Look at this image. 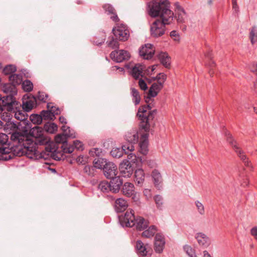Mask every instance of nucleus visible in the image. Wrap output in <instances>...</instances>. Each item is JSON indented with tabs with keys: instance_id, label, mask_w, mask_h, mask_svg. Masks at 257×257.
<instances>
[{
	"instance_id": "nucleus-34",
	"label": "nucleus",
	"mask_w": 257,
	"mask_h": 257,
	"mask_svg": "<svg viewBox=\"0 0 257 257\" xmlns=\"http://www.w3.org/2000/svg\"><path fill=\"white\" fill-rule=\"evenodd\" d=\"M18 128L17 124L13 120L5 123L4 131L6 133L10 134L11 131H14Z\"/></svg>"
},
{
	"instance_id": "nucleus-11",
	"label": "nucleus",
	"mask_w": 257,
	"mask_h": 257,
	"mask_svg": "<svg viewBox=\"0 0 257 257\" xmlns=\"http://www.w3.org/2000/svg\"><path fill=\"white\" fill-rule=\"evenodd\" d=\"M155 50L154 46L150 43L145 44L139 49L140 56L144 59L149 60L153 58Z\"/></svg>"
},
{
	"instance_id": "nucleus-26",
	"label": "nucleus",
	"mask_w": 257,
	"mask_h": 257,
	"mask_svg": "<svg viewBox=\"0 0 257 257\" xmlns=\"http://www.w3.org/2000/svg\"><path fill=\"white\" fill-rule=\"evenodd\" d=\"M2 89L3 91L7 95L15 96L17 94V89L16 85L11 83L4 84Z\"/></svg>"
},
{
	"instance_id": "nucleus-33",
	"label": "nucleus",
	"mask_w": 257,
	"mask_h": 257,
	"mask_svg": "<svg viewBox=\"0 0 257 257\" xmlns=\"http://www.w3.org/2000/svg\"><path fill=\"white\" fill-rule=\"evenodd\" d=\"M98 188L103 193H107L112 191L110 183L106 181H102L99 183Z\"/></svg>"
},
{
	"instance_id": "nucleus-4",
	"label": "nucleus",
	"mask_w": 257,
	"mask_h": 257,
	"mask_svg": "<svg viewBox=\"0 0 257 257\" xmlns=\"http://www.w3.org/2000/svg\"><path fill=\"white\" fill-rule=\"evenodd\" d=\"M119 220L121 225L123 227H135L139 230L146 229L149 225L148 221L143 217H136L134 215V211L132 209L127 210L124 215L120 216Z\"/></svg>"
},
{
	"instance_id": "nucleus-9",
	"label": "nucleus",
	"mask_w": 257,
	"mask_h": 257,
	"mask_svg": "<svg viewBox=\"0 0 257 257\" xmlns=\"http://www.w3.org/2000/svg\"><path fill=\"white\" fill-rule=\"evenodd\" d=\"M0 98L3 106L6 107L8 111H12L14 108H19L21 105L12 95H7L3 97L0 95Z\"/></svg>"
},
{
	"instance_id": "nucleus-10",
	"label": "nucleus",
	"mask_w": 257,
	"mask_h": 257,
	"mask_svg": "<svg viewBox=\"0 0 257 257\" xmlns=\"http://www.w3.org/2000/svg\"><path fill=\"white\" fill-rule=\"evenodd\" d=\"M110 57L113 61L120 63L128 60L131 57V55L127 51L119 50L111 52L110 54Z\"/></svg>"
},
{
	"instance_id": "nucleus-57",
	"label": "nucleus",
	"mask_w": 257,
	"mask_h": 257,
	"mask_svg": "<svg viewBox=\"0 0 257 257\" xmlns=\"http://www.w3.org/2000/svg\"><path fill=\"white\" fill-rule=\"evenodd\" d=\"M84 172L89 176L93 175L94 168L93 167L85 166L83 169Z\"/></svg>"
},
{
	"instance_id": "nucleus-17",
	"label": "nucleus",
	"mask_w": 257,
	"mask_h": 257,
	"mask_svg": "<svg viewBox=\"0 0 257 257\" xmlns=\"http://www.w3.org/2000/svg\"><path fill=\"white\" fill-rule=\"evenodd\" d=\"M175 17L178 23H183L186 18V14L184 9L180 5L179 3H174Z\"/></svg>"
},
{
	"instance_id": "nucleus-37",
	"label": "nucleus",
	"mask_w": 257,
	"mask_h": 257,
	"mask_svg": "<svg viewBox=\"0 0 257 257\" xmlns=\"http://www.w3.org/2000/svg\"><path fill=\"white\" fill-rule=\"evenodd\" d=\"M108 162L106 159L102 158H97L94 160V167L98 169H102L105 166V164H107Z\"/></svg>"
},
{
	"instance_id": "nucleus-12",
	"label": "nucleus",
	"mask_w": 257,
	"mask_h": 257,
	"mask_svg": "<svg viewBox=\"0 0 257 257\" xmlns=\"http://www.w3.org/2000/svg\"><path fill=\"white\" fill-rule=\"evenodd\" d=\"M67 137L65 134H59L56 136L55 140L57 144H62L61 148L62 149L63 153L70 154L74 151L73 146H68L66 141Z\"/></svg>"
},
{
	"instance_id": "nucleus-29",
	"label": "nucleus",
	"mask_w": 257,
	"mask_h": 257,
	"mask_svg": "<svg viewBox=\"0 0 257 257\" xmlns=\"http://www.w3.org/2000/svg\"><path fill=\"white\" fill-rule=\"evenodd\" d=\"M143 65L140 64H136L131 70L132 76L136 79H138L140 76H143Z\"/></svg>"
},
{
	"instance_id": "nucleus-8",
	"label": "nucleus",
	"mask_w": 257,
	"mask_h": 257,
	"mask_svg": "<svg viewBox=\"0 0 257 257\" xmlns=\"http://www.w3.org/2000/svg\"><path fill=\"white\" fill-rule=\"evenodd\" d=\"M126 143L122 145V149L125 153L134 150V145L138 142L139 135L135 131L127 132L125 135Z\"/></svg>"
},
{
	"instance_id": "nucleus-60",
	"label": "nucleus",
	"mask_w": 257,
	"mask_h": 257,
	"mask_svg": "<svg viewBox=\"0 0 257 257\" xmlns=\"http://www.w3.org/2000/svg\"><path fill=\"white\" fill-rule=\"evenodd\" d=\"M139 85L140 88L143 90H146L148 88V86L146 82L143 80L140 79L139 81Z\"/></svg>"
},
{
	"instance_id": "nucleus-41",
	"label": "nucleus",
	"mask_w": 257,
	"mask_h": 257,
	"mask_svg": "<svg viewBox=\"0 0 257 257\" xmlns=\"http://www.w3.org/2000/svg\"><path fill=\"white\" fill-rule=\"evenodd\" d=\"M249 38L252 44L257 42V27L254 26L251 28L249 33Z\"/></svg>"
},
{
	"instance_id": "nucleus-1",
	"label": "nucleus",
	"mask_w": 257,
	"mask_h": 257,
	"mask_svg": "<svg viewBox=\"0 0 257 257\" xmlns=\"http://www.w3.org/2000/svg\"><path fill=\"white\" fill-rule=\"evenodd\" d=\"M44 130L39 126H35L30 131L34 140L29 139V137L19 132H14L11 134V139L21 143L22 146L28 147V151L24 152V155L33 160H38L41 157H45L43 154H39L37 150V146L47 144L48 140L44 135Z\"/></svg>"
},
{
	"instance_id": "nucleus-7",
	"label": "nucleus",
	"mask_w": 257,
	"mask_h": 257,
	"mask_svg": "<svg viewBox=\"0 0 257 257\" xmlns=\"http://www.w3.org/2000/svg\"><path fill=\"white\" fill-rule=\"evenodd\" d=\"M226 136L227 141L232 146L238 157L244 164V165L247 167H251L250 162L248 160L243 151L239 147L237 142L233 139L232 136L229 133L226 134Z\"/></svg>"
},
{
	"instance_id": "nucleus-2",
	"label": "nucleus",
	"mask_w": 257,
	"mask_h": 257,
	"mask_svg": "<svg viewBox=\"0 0 257 257\" xmlns=\"http://www.w3.org/2000/svg\"><path fill=\"white\" fill-rule=\"evenodd\" d=\"M168 0L154 2L150 6L149 14L152 17H160L151 26L150 32L153 37H161L165 34V25L170 24L174 18V13L170 10Z\"/></svg>"
},
{
	"instance_id": "nucleus-64",
	"label": "nucleus",
	"mask_w": 257,
	"mask_h": 257,
	"mask_svg": "<svg viewBox=\"0 0 257 257\" xmlns=\"http://www.w3.org/2000/svg\"><path fill=\"white\" fill-rule=\"evenodd\" d=\"M251 70L257 75V63H253L251 68Z\"/></svg>"
},
{
	"instance_id": "nucleus-58",
	"label": "nucleus",
	"mask_w": 257,
	"mask_h": 257,
	"mask_svg": "<svg viewBox=\"0 0 257 257\" xmlns=\"http://www.w3.org/2000/svg\"><path fill=\"white\" fill-rule=\"evenodd\" d=\"M170 37L173 39L175 41L178 42L180 40V36L178 32L176 31H172L170 32Z\"/></svg>"
},
{
	"instance_id": "nucleus-63",
	"label": "nucleus",
	"mask_w": 257,
	"mask_h": 257,
	"mask_svg": "<svg viewBox=\"0 0 257 257\" xmlns=\"http://www.w3.org/2000/svg\"><path fill=\"white\" fill-rule=\"evenodd\" d=\"M147 164H148V165L150 167V168H154L156 166V163H155V162L154 161H153V160H148L147 161Z\"/></svg>"
},
{
	"instance_id": "nucleus-48",
	"label": "nucleus",
	"mask_w": 257,
	"mask_h": 257,
	"mask_svg": "<svg viewBox=\"0 0 257 257\" xmlns=\"http://www.w3.org/2000/svg\"><path fill=\"white\" fill-rule=\"evenodd\" d=\"M109 40L107 41V46L112 49H114L118 47L119 43L117 39H114L113 37L109 38Z\"/></svg>"
},
{
	"instance_id": "nucleus-23",
	"label": "nucleus",
	"mask_w": 257,
	"mask_h": 257,
	"mask_svg": "<svg viewBox=\"0 0 257 257\" xmlns=\"http://www.w3.org/2000/svg\"><path fill=\"white\" fill-rule=\"evenodd\" d=\"M122 192L124 195L128 197H133L135 193L134 185L131 183H125L122 186Z\"/></svg>"
},
{
	"instance_id": "nucleus-45",
	"label": "nucleus",
	"mask_w": 257,
	"mask_h": 257,
	"mask_svg": "<svg viewBox=\"0 0 257 257\" xmlns=\"http://www.w3.org/2000/svg\"><path fill=\"white\" fill-rule=\"evenodd\" d=\"M47 106L48 109H49L52 112V113L54 114V115L60 114L61 110L60 108L58 107H56V106H54L53 103L51 102L48 103Z\"/></svg>"
},
{
	"instance_id": "nucleus-14",
	"label": "nucleus",
	"mask_w": 257,
	"mask_h": 257,
	"mask_svg": "<svg viewBox=\"0 0 257 257\" xmlns=\"http://www.w3.org/2000/svg\"><path fill=\"white\" fill-rule=\"evenodd\" d=\"M137 253L141 256H150L152 248L148 244H145L141 240H137L136 245Z\"/></svg>"
},
{
	"instance_id": "nucleus-62",
	"label": "nucleus",
	"mask_w": 257,
	"mask_h": 257,
	"mask_svg": "<svg viewBox=\"0 0 257 257\" xmlns=\"http://www.w3.org/2000/svg\"><path fill=\"white\" fill-rule=\"evenodd\" d=\"M65 135H66V137H67V136L69 137L72 138L75 137V134L73 132V131L70 130V131H67V132L65 133Z\"/></svg>"
},
{
	"instance_id": "nucleus-50",
	"label": "nucleus",
	"mask_w": 257,
	"mask_h": 257,
	"mask_svg": "<svg viewBox=\"0 0 257 257\" xmlns=\"http://www.w3.org/2000/svg\"><path fill=\"white\" fill-rule=\"evenodd\" d=\"M12 113H14L15 117L18 120H23L25 119L24 114L21 111L18 110V108H14L12 111Z\"/></svg>"
},
{
	"instance_id": "nucleus-18",
	"label": "nucleus",
	"mask_w": 257,
	"mask_h": 257,
	"mask_svg": "<svg viewBox=\"0 0 257 257\" xmlns=\"http://www.w3.org/2000/svg\"><path fill=\"white\" fill-rule=\"evenodd\" d=\"M165 241L164 236L160 233L156 234L155 237L154 249L157 253H161L164 248Z\"/></svg>"
},
{
	"instance_id": "nucleus-27",
	"label": "nucleus",
	"mask_w": 257,
	"mask_h": 257,
	"mask_svg": "<svg viewBox=\"0 0 257 257\" xmlns=\"http://www.w3.org/2000/svg\"><path fill=\"white\" fill-rule=\"evenodd\" d=\"M152 177L155 186L160 188V185L163 182V178L160 172L157 169H154L152 172Z\"/></svg>"
},
{
	"instance_id": "nucleus-54",
	"label": "nucleus",
	"mask_w": 257,
	"mask_h": 257,
	"mask_svg": "<svg viewBox=\"0 0 257 257\" xmlns=\"http://www.w3.org/2000/svg\"><path fill=\"white\" fill-rule=\"evenodd\" d=\"M68 146H73L74 149H76L78 150L82 151L83 149V144L82 142L78 140L74 141L73 145H68Z\"/></svg>"
},
{
	"instance_id": "nucleus-61",
	"label": "nucleus",
	"mask_w": 257,
	"mask_h": 257,
	"mask_svg": "<svg viewBox=\"0 0 257 257\" xmlns=\"http://www.w3.org/2000/svg\"><path fill=\"white\" fill-rule=\"evenodd\" d=\"M250 234L257 240V226H254L251 229Z\"/></svg>"
},
{
	"instance_id": "nucleus-3",
	"label": "nucleus",
	"mask_w": 257,
	"mask_h": 257,
	"mask_svg": "<svg viewBox=\"0 0 257 257\" xmlns=\"http://www.w3.org/2000/svg\"><path fill=\"white\" fill-rule=\"evenodd\" d=\"M8 136L6 134L0 133V158L5 161L9 160L13 158L14 156H24V152L28 151V147L21 146V143H17L15 141L11 140L13 142V146L11 147H6L7 143L8 142Z\"/></svg>"
},
{
	"instance_id": "nucleus-52",
	"label": "nucleus",
	"mask_w": 257,
	"mask_h": 257,
	"mask_svg": "<svg viewBox=\"0 0 257 257\" xmlns=\"http://www.w3.org/2000/svg\"><path fill=\"white\" fill-rule=\"evenodd\" d=\"M195 204L197 207L198 212L201 215H204L205 213V209L204 205L200 201L197 200L195 202Z\"/></svg>"
},
{
	"instance_id": "nucleus-38",
	"label": "nucleus",
	"mask_w": 257,
	"mask_h": 257,
	"mask_svg": "<svg viewBox=\"0 0 257 257\" xmlns=\"http://www.w3.org/2000/svg\"><path fill=\"white\" fill-rule=\"evenodd\" d=\"M9 80L15 85H19L21 83L22 76L20 74H12L9 76Z\"/></svg>"
},
{
	"instance_id": "nucleus-47",
	"label": "nucleus",
	"mask_w": 257,
	"mask_h": 257,
	"mask_svg": "<svg viewBox=\"0 0 257 257\" xmlns=\"http://www.w3.org/2000/svg\"><path fill=\"white\" fill-rule=\"evenodd\" d=\"M30 119L32 122L35 124H41L42 122L43 118L41 114H33L30 116Z\"/></svg>"
},
{
	"instance_id": "nucleus-5",
	"label": "nucleus",
	"mask_w": 257,
	"mask_h": 257,
	"mask_svg": "<svg viewBox=\"0 0 257 257\" xmlns=\"http://www.w3.org/2000/svg\"><path fill=\"white\" fill-rule=\"evenodd\" d=\"M156 113V109L152 110L151 104L143 105L139 107L137 116L140 120V128L145 132H149L150 127L149 122L153 119Z\"/></svg>"
},
{
	"instance_id": "nucleus-35",
	"label": "nucleus",
	"mask_w": 257,
	"mask_h": 257,
	"mask_svg": "<svg viewBox=\"0 0 257 257\" xmlns=\"http://www.w3.org/2000/svg\"><path fill=\"white\" fill-rule=\"evenodd\" d=\"M157 230L156 226L152 225L148 229L144 231L142 233V235L146 238H151L154 235Z\"/></svg>"
},
{
	"instance_id": "nucleus-53",
	"label": "nucleus",
	"mask_w": 257,
	"mask_h": 257,
	"mask_svg": "<svg viewBox=\"0 0 257 257\" xmlns=\"http://www.w3.org/2000/svg\"><path fill=\"white\" fill-rule=\"evenodd\" d=\"M155 203L158 208H161L163 204V199L161 196L157 195L154 197Z\"/></svg>"
},
{
	"instance_id": "nucleus-20",
	"label": "nucleus",
	"mask_w": 257,
	"mask_h": 257,
	"mask_svg": "<svg viewBox=\"0 0 257 257\" xmlns=\"http://www.w3.org/2000/svg\"><path fill=\"white\" fill-rule=\"evenodd\" d=\"M36 98L34 96L28 97L23 101V109L27 112H29L36 106Z\"/></svg>"
},
{
	"instance_id": "nucleus-22",
	"label": "nucleus",
	"mask_w": 257,
	"mask_h": 257,
	"mask_svg": "<svg viewBox=\"0 0 257 257\" xmlns=\"http://www.w3.org/2000/svg\"><path fill=\"white\" fill-rule=\"evenodd\" d=\"M108 179H111L110 183L112 192L114 193L118 192L123 183L120 177L115 176L113 178H109Z\"/></svg>"
},
{
	"instance_id": "nucleus-24",
	"label": "nucleus",
	"mask_w": 257,
	"mask_h": 257,
	"mask_svg": "<svg viewBox=\"0 0 257 257\" xmlns=\"http://www.w3.org/2000/svg\"><path fill=\"white\" fill-rule=\"evenodd\" d=\"M127 206L126 201L122 198H117L115 201V209L117 212L124 211Z\"/></svg>"
},
{
	"instance_id": "nucleus-28",
	"label": "nucleus",
	"mask_w": 257,
	"mask_h": 257,
	"mask_svg": "<svg viewBox=\"0 0 257 257\" xmlns=\"http://www.w3.org/2000/svg\"><path fill=\"white\" fill-rule=\"evenodd\" d=\"M205 56L206 58L207 59V61L208 62H206V65H207L209 68L210 69L209 70V73L210 75V76H212L214 71H213V68L215 66V64L214 62L212 60V54L211 51H208L207 53H205Z\"/></svg>"
},
{
	"instance_id": "nucleus-55",
	"label": "nucleus",
	"mask_w": 257,
	"mask_h": 257,
	"mask_svg": "<svg viewBox=\"0 0 257 257\" xmlns=\"http://www.w3.org/2000/svg\"><path fill=\"white\" fill-rule=\"evenodd\" d=\"M51 157L54 160L59 161L63 159V154L59 152L57 149H56V152H54V153H52Z\"/></svg>"
},
{
	"instance_id": "nucleus-56",
	"label": "nucleus",
	"mask_w": 257,
	"mask_h": 257,
	"mask_svg": "<svg viewBox=\"0 0 257 257\" xmlns=\"http://www.w3.org/2000/svg\"><path fill=\"white\" fill-rule=\"evenodd\" d=\"M131 152H129L128 153H125L124 152L125 154H127V159L126 160H127L131 164L135 163L137 161V157L135 154Z\"/></svg>"
},
{
	"instance_id": "nucleus-44",
	"label": "nucleus",
	"mask_w": 257,
	"mask_h": 257,
	"mask_svg": "<svg viewBox=\"0 0 257 257\" xmlns=\"http://www.w3.org/2000/svg\"><path fill=\"white\" fill-rule=\"evenodd\" d=\"M184 250L189 257H197L195 250L191 246L185 245L183 247Z\"/></svg>"
},
{
	"instance_id": "nucleus-30",
	"label": "nucleus",
	"mask_w": 257,
	"mask_h": 257,
	"mask_svg": "<svg viewBox=\"0 0 257 257\" xmlns=\"http://www.w3.org/2000/svg\"><path fill=\"white\" fill-rule=\"evenodd\" d=\"M157 57L161 63L166 68H168L170 65V58L166 52H160L157 55Z\"/></svg>"
},
{
	"instance_id": "nucleus-31",
	"label": "nucleus",
	"mask_w": 257,
	"mask_h": 257,
	"mask_svg": "<svg viewBox=\"0 0 257 257\" xmlns=\"http://www.w3.org/2000/svg\"><path fill=\"white\" fill-rule=\"evenodd\" d=\"M57 149L55 148V145L53 144H48L45 148V151H43L41 153L39 152V154H43V155L45 157H41V158H44V159H47L49 156H51L52 155V153H54V152H56V150ZM40 159V158H39Z\"/></svg>"
},
{
	"instance_id": "nucleus-25",
	"label": "nucleus",
	"mask_w": 257,
	"mask_h": 257,
	"mask_svg": "<svg viewBox=\"0 0 257 257\" xmlns=\"http://www.w3.org/2000/svg\"><path fill=\"white\" fill-rule=\"evenodd\" d=\"M199 244L207 247L210 244V241L209 237L203 233H198L195 236Z\"/></svg>"
},
{
	"instance_id": "nucleus-42",
	"label": "nucleus",
	"mask_w": 257,
	"mask_h": 257,
	"mask_svg": "<svg viewBox=\"0 0 257 257\" xmlns=\"http://www.w3.org/2000/svg\"><path fill=\"white\" fill-rule=\"evenodd\" d=\"M44 128L47 132L53 134L57 130L58 127L54 123H48L45 124Z\"/></svg>"
},
{
	"instance_id": "nucleus-6",
	"label": "nucleus",
	"mask_w": 257,
	"mask_h": 257,
	"mask_svg": "<svg viewBox=\"0 0 257 257\" xmlns=\"http://www.w3.org/2000/svg\"><path fill=\"white\" fill-rule=\"evenodd\" d=\"M153 79L157 80V82L152 84L149 90L148 95L145 96V102L147 103L151 97H156L163 88L164 84L167 79V75L164 73H160L156 77H153Z\"/></svg>"
},
{
	"instance_id": "nucleus-19",
	"label": "nucleus",
	"mask_w": 257,
	"mask_h": 257,
	"mask_svg": "<svg viewBox=\"0 0 257 257\" xmlns=\"http://www.w3.org/2000/svg\"><path fill=\"white\" fill-rule=\"evenodd\" d=\"M148 132H145L142 134L139 143L140 151L144 155H146L148 152Z\"/></svg>"
},
{
	"instance_id": "nucleus-59",
	"label": "nucleus",
	"mask_w": 257,
	"mask_h": 257,
	"mask_svg": "<svg viewBox=\"0 0 257 257\" xmlns=\"http://www.w3.org/2000/svg\"><path fill=\"white\" fill-rule=\"evenodd\" d=\"M101 153V150L98 148H93L89 151V154L91 156L95 155L97 157L100 155Z\"/></svg>"
},
{
	"instance_id": "nucleus-36",
	"label": "nucleus",
	"mask_w": 257,
	"mask_h": 257,
	"mask_svg": "<svg viewBox=\"0 0 257 257\" xmlns=\"http://www.w3.org/2000/svg\"><path fill=\"white\" fill-rule=\"evenodd\" d=\"M131 91L133 102L136 105L139 104L141 101V96L139 91L135 88H131Z\"/></svg>"
},
{
	"instance_id": "nucleus-43",
	"label": "nucleus",
	"mask_w": 257,
	"mask_h": 257,
	"mask_svg": "<svg viewBox=\"0 0 257 257\" xmlns=\"http://www.w3.org/2000/svg\"><path fill=\"white\" fill-rule=\"evenodd\" d=\"M22 88L26 92H30L33 90V84L29 80H26L22 83Z\"/></svg>"
},
{
	"instance_id": "nucleus-16",
	"label": "nucleus",
	"mask_w": 257,
	"mask_h": 257,
	"mask_svg": "<svg viewBox=\"0 0 257 257\" xmlns=\"http://www.w3.org/2000/svg\"><path fill=\"white\" fill-rule=\"evenodd\" d=\"M104 175L107 178H113L117 175L118 171L117 166L112 162H108L105 164L103 169Z\"/></svg>"
},
{
	"instance_id": "nucleus-51",
	"label": "nucleus",
	"mask_w": 257,
	"mask_h": 257,
	"mask_svg": "<svg viewBox=\"0 0 257 257\" xmlns=\"http://www.w3.org/2000/svg\"><path fill=\"white\" fill-rule=\"evenodd\" d=\"M35 97L36 98V101L38 100L40 101L45 102L48 97V95L44 92L39 91L38 95Z\"/></svg>"
},
{
	"instance_id": "nucleus-40",
	"label": "nucleus",
	"mask_w": 257,
	"mask_h": 257,
	"mask_svg": "<svg viewBox=\"0 0 257 257\" xmlns=\"http://www.w3.org/2000/svg\"><path fill=\"white\" fill-rule=\"evenodd\" d=\"M123 153H124V151L122 147L121 149L113 148L110 152V154L114 158H119L122 156Z\"/></svg>"
},
{
	"instance_id": "nucleus-15",
	"label": "nucleus",
	"mask_w": 257,
	"mask_h": 257,
	"mask_svg": "<svg viewBox=\"0 0 257 257\" xmlns=\"http://www.w3.org/2000/svg\"><path fill=\"white\" fill-rule=\"evenodd\" d=\"M113 35L120 41H126L130 36L129 31L123 26H118L112 29Z\"/></svg>"
},
{
	"instance_id": "nucleus-21",
	"label": "nucleus",
	"mask_w": 257,
	"mask_h": 257,
	"mask_svg": "<svg viewBox=\"0 0 257 257\" xmlns=\"http://www.w3.org/2000/svg\"><path fill=\"white\" fill-rule=\"evenodd\" d=\"M102 8L105 12L110 16V19L114 22H117L119 19L116 14L115 10L112 5L109 4H106L103 5Z\"/></svg>"
},
{
	"instance_id": "nucleus-13",
	"label": "nucleus",
	"mask_w": 257,
	"mask_h": 257,
	"mask_svg": "<svg viewBox=\"0 0 257 257\" xmlns=\"http://www.w3.org/2000/svg\"><path fill=\"white\" fill-rule=\"evenodd\" d=\"M120 174L123 177H130L134 172L133 167L127 160H123L119 165Z\"/></svg>"
},
{
	"instance_id": "nucleus-49",
	"label": "nucleus",
	"mask_w": 257,
	"mask_h": 257,
	"mask_svg": "<svg viewBox=\"0 0 257 257\" xmlns=\"http://www.w3.org/2000/svg\"><path fill=\"white\" fill-rule=\"evenodd\" d=\"M12 111H8L7 112H4L1 115V118L2 120L6 123L9 121H11L12 119L13 114Z\"/></svg>"
},
{
	"instance_id": "nucleus-32",
	"label": "nucleus",
	"mask_w": 257,
	"mask_h": 257,
	"mask_svg": "<svg viewBox=\"0 0 257 257\" xmlns=\"http://www.w3.org/2000/svg\"><path fill=\"white\" fill-rule=\"evenodd\" d=\"M135 181L138 185H142L145 180V173L142 169L136 170L135 172Z\"/></svg>"
},
{
	"instance_id": "nucleus-46",
	"label": "nucleus",
	"mask_w": 257,
	"mask_h": 257,
	"mask_svg": "<svg viewBox=\"0 0 257 257\" xmlns=\"http://www.w3.org/2000/svg\"><path fill=\"white\" fill-rule=\"evenodd\" d=\"M17 70L16 67L13 65H9L6 66L4 70V73L6 75H9L15 72Z\"/></svg>"
},
{
	"instance_id": "nucleus-39",
	"label": "nucleus",
	"mask_w": 257,
	"mask_h": 257,
	"mask_svg": "<svg viewBox=\"0 0 257 257\" xmlns=\"http://www.w3.org/2000/svg\"><path fill=\"white\" fill-rule=\"evenodd\" d=\"M41 114L43 119L45 120H53L55 118L54 114L49 109L42 110Z\"/></svg>"
}]
</instances>
